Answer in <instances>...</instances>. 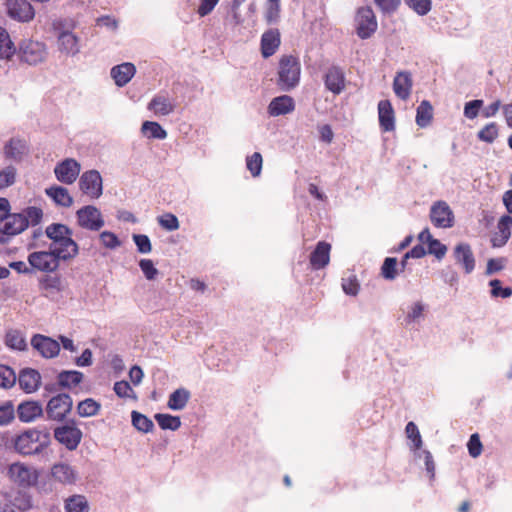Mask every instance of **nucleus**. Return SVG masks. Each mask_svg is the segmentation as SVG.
Here are the masks:
<instances>
[{"instance_id": "c03bdc74", "label": "nucleus", "mask_w": 512, "mask_h": 512, "mask_svg": "<svg viewBox=\"0 0 512 512\" xmlns=\"http://www.w3.org/2000/svg\"><path fill=\"white\" fill-rule=\"evenodd\" d=\"M498 125L495 122L486 124L478 133L477 138L485 143L492 144L498 137Z\"/></svg>"}, {"instance_id": "2f4dec72", "label": "nucleus", "mask_w": 512, "mask_h": 512, "mask_svg": "<svg viewBox=\"0 0 512 512\" xmlns=\"http://www.w3.org/2000/svg\"><path fill=\"white\" fill-rule=\"evenodd\" d=\"M5 345L12 350L26 351L28 344L24 333L18 329L7 330L4 338Z\"/></svg>"}, {"instance_id": "6ab92c4d", "label": "nucleus", "mask_w": 512, "mask_h": 512, "mask_svg": "<svg viewBox=\"0 0 512 512\" xmlns=\"http://www.w3.org/2000/svg\"><path fill=\"white\" fill-rule=\"evenodd\" d=\"M175 103L167 92L157 93L148 103V110L157 116H167L175 110Z\"/></svg>"}, {"instance_id": "58836bf2", "label": "nucleus", "mask_w": 512, "mask_h": 512, "mask_svg": "<svg viewBox=\"0 0 512 512\" xmlns=\"http://www.w3.org/2000/svg\"><path fill=\"white\" fill-rule=\"evenodd\" d=\"M101 404L93 398H86L80 401L77 406V413L81 417H92L99 413Z\"/></svg>"}, {"instance_id": "6e6d98bb", "label": "nucleus", "mask_w": 512, "mask_h": 512, "mask_svg": "<svg viewBox=\"0 0 512 512\" xmlns=\"http://www.w3.org/2000/svg\"><path fill=\"white\" fill-rule=\"evenodd\" d=\"M139 267L145 278L149 281L156 279L159 274L158 269L155 267L151 259H141L139 261Z\"/></svg>"}, {"instance_id": "37998d69", "label": "nucleus", "mask_w": 512, "mask_h": 512, "mask_svg": "<svg viewBox=\"0 0 512 512\" xmlns=\"http://www.w3.org/2000/svg\"><path fill=\"white\" fill-rule=\"evenodd\" d=\"M132 418V424L133 426L143 433H148L153 430L154 423L153 421L148 418L146 415L138 412V411H132L131 413Z\"/></svg>"}, {"instance_id": "2eb2a0df", "label": "nucleus", "mask_w": 512, "mask_h": 512, "mask_svg": "<svg viewBox=\"0 0 512 512\" xmlns=\"http://www.w3.org/2000/svg\"><path fill=\"white\" fill-rule=\"evenodd\" d=\"M430 219L436 227L449 228L453 226L454 216L446 202L438 201L431 207Z\"/></svg>"}, {"instance_id": "393cba45", "label": "nucleus", "mask_w": 512, "mask_h": 512, "mask_svg": "<svg viewBox=\"0 0 512 512\" xmlns=\"http://www.w3.org/2000/svg\"><path fill=\"white\" fill-rule=\"evenodd\" d=\"M43 408L38 401H24L18 405L17 415L21 422L29 423L42 416Z\"/></svg>"}, {"instance_id": "0eeeda50", "label": "nucleus", "mask_w": 512, "mask_h": 512, "mask_svg": "<svg viewBox=\"0 0 512 512\" xmlns=\"http://www.w3.org/2000/svg\"><path fill=\"white\" fill-rule=\"evenodd\" d=\"M82 435V431L73 420L54 429V438L69 451H73L78 447Z\"/></svg>"}, {"instance_id": "f257e3e1", "label": "nucleus", "mask_w": 512, "mask_h": 512, "mask_svg": "<svg viewBox=\"0 0 512 512\" xmlns=\"http://www.w3.org/2000/svg\"><path fill=\"white\" fill-rule=\"evenodd\" d=\"M13 448L22 456L42 455L51 444L49 429L29 428L12 438Z\"/></svg>"}, {"instance_id": "20e7f679", "label": "nucleus", "mask_w": 512, "mask_h": 512, "mask_svg": "<svg viewBox=\"0 0 512 512\" xmlns=\"http://www.w3.org/2000/svg\"><path fill=\"white\" fill-rule=\"evenodd\" d=\"M356 34L360 39L370 38L378 28L377 19L370 6H363L357 9L355 18Z\"/></svg>"}, {"instance_id": "4c0bfd02", "label": "nucleus", "mask_w": 512, "mask_h": 512, "mask_svg": "<svg viewBox=\"0 0 512 512\" xmlns=\"http://www.w3.org/2000/svg\"><path fill=\"white\" fill-rule=\"evenodd\" d=\"M16 51L9 33L5 28L0 27V58L11 59Z\"/></svg>"}, {"instance_id": "052dcab7", "label": "nucleus", "mask_w": 512, "mask_h": 512, "mask_svg": "<svg viewBox=\"0 0 512 512\" xmlns=\"http://www.w3.org/2000/svg\"><path fill=\"white\" fill-rule=\"evenodd\" d=\"M483 100L475 99L465 103L464 116L468 119H474L478 116L480 108L483 106Z\"/></svg>"}, {"instance_id": "a19ab883", "label": "nucleus", "mask_w": 512, "mask_h": 512, "mask_svg": "<svg viewBox=\"0 0 512 512\" xmlns=\"http://www.w3.org/2000/svg\"><path fill=\"white\" fill-rule=\"evenodd\" d=\"M141 130L148 138L163 140L167 137L166 130L154 121L143 122Z\"/></svg>"}, {"instance_id": "9b49d317", "label": "nucleus", "mask_w": 512, "mask_h": 512, "mask_svg": "<svg viewBox=\"0 0 512 512\" xmlns=\"http://www.w3.org/2000/svg\"><path fill=\"white\" fill-rule=\"evenodd\" d=\"M80 190L93 199H98L103 193V181L99 171H85L79 179Z\"/></svg>"}, {"instance_id": "a18cd8bd", "label": "nucleus", "mask_w": 512, "mask_h": 512, "mask_svg": "<svg viewBox=\"0 0 512 512\" xmlns=\"http://www.w3.org/2000/svg\"><path fill=\"white\" fill-rule=\"evenodd\" d=\"M490 295L492 298H509L512 296V287L502 286V282L499 279H492L489 281Z\"/></svg>"}, {"instance_id": "4be33fe9", "label": "nucleus", "mask_w": 512, "mask_h": 512, "mask_svg": "<svg viewBox=\"0 0 512 512\" xmlns=\"http://www.w3.org/2000/svg\"><path fill=\"white\" fill-rule=\"evenodd\" d=\"M379 125L382 131L391 132L395 129V114L389 100H381L378 103Z\"/></svg>"}, {"instance_id": "c85d7f7f", "label": "nucleus", "mask_w": 512, "mask_h": 512, "mask_svg": "<svg viewBox=\"0 0 512 512\" xmlns=\"http://www.w3.org/2000/svg\"><path fill=\"white\" fill-rule=\"evenodd\" d=\"M280 45V33L277 29H270L261 37V53L264 58L272 56Z\"/></svg>"}, {"instance_id": "9d476101", "label": "nucleus", "mask_w": 512, "mask_h": 512, "mask_svg": "<svg viewBox=\"0 0 512 512\" xmlns=\"http://www.w3.org/2000/svg\"><path fill=\"white\" fill-rule=\"evenodd\" d=\"M28 228V222L19 213H10L0 227V244H7L10 239L24 232Z\"/></svg>"}, {"instance_id": "8fccbe9b", "label": "nucleus", "mask_w": 512, "mask_h": 512, "mask_svg": "<svg viewBox=\"0 0 512 512\" xmlns=\"http://www.w3.org/2000/svg\"><path fill=\"white\" fill-rule=\"evenodd\" d=\"M263 159L259 152H254L246 158V167L253 177H258L262 171Z\"/></svg>"}, {"instance_id": "f704fd0d", "label": "nucleus", "mask_w": 512, "mask_h": 512, "mask_svg": "<svg viewBox=\"0 0 512 512\" xmlns=\"http://www.w3.org/2000/svg\"><path fill=\"white\" fill-rule=\"evenodd\" d=\"M83 376V373L77 370H64L58 374L57 381L62 388H72L82 382Z\"/></svg>"}, {"instance_id": "3c124183", "label": "nucleus", "mask_w": 512, "mask_h": 512, "mask_svg": "<svg viewBox=\"0 0 512 512\" xmlns=\"http://www.w3.org/2000/svg\"><path fill=\"white\" fill-rule=\"evenodd\" d=\"M341 286L344 293L350 296H356L360 290V284L354 274L342 277Z\"/></svg>"}, {"instance_id": "e433bc0d", "label": "nucleus", "mask_w": 512, "mask_h": 512, "mask_svg": "<svg viewBox=\"0 0 512 512\" xmlns=\"http://www.w3.org/2000/svg\"><path fill=\"white\" fill-rule=\"evenodd\" d=\"M433 108L429 101L423 100L416 111V124L421 127H427L433 118Z\"/></svg>"}, {"instance_id": "e2e57ef3", "label": "nucleus", "mask_w": 512, "mask_h": 512, "mask_svg": "<svg viewBox=\"0 0 512 512\" xmlns=\"http://www.w3.org/2000/svg\"><path fill=\"white\" fill-rule=\"evenodd\" d=\"M427 246L428 250L426 252L434 255L438 260H441L447 252L446 245L442 244L438 239L430 241Z\"/></svg>"}, {"instance_id": "a211bd4d", "label": "nucleus", "mask_w": 512, "mask_h": 512, "mask_svg": "<svg viewBox=\"0 0 512 512\" xmlns=\"http://www.w3.org/2000/svg\"><path fill=\"white\" fill-rule=\"evenodd\" d=\"M453 256L456 263L463 268L465 274H471L474 271L476 261L469 244H457L453 250Z\"/></svg>"}, {"instance_id": "c9c22d12", "label": "nucleus", "mask_w": 512, "mask_h": 512, "mask_svg": "<svg viewBox=\"0 0 512 512\" xmlns=\"http://www.w3.org/2000/svg\"><path fill=\"white\" fill-rule=\"evenodd\" d=\"M426 309L427 305H425L422 301H416L412 303L404 317V322L406 325L419 323L422 319H424V312Z\"/></svg>"}, {"instance_id": "774afa93", "label": "nucleus", "mask_w": 512, "mask_h": 512, "mask_svg": "<svg viewBox=\"0 0 512 512\" xmlns=\"http://www.w3.org/2000/svg\"><path fill=\"white\" fill-rule=\"evenodd\" d=\"M505 258H491L487 262L485 274L487 276H491L499 271H501L505 267Z\"/></svg>"}, {"instance_id": "de8ad7c7", "label": "nucleus", "mask_w": 512, "mask_h": 512, "mask_svg": "<svg viewBox=\"0 0 512 512\" xmlns=\"http://www.w3.org/2000/svg\"><path fill=\"white\" fill-rule=\"evenodd\" d=\"M17 376L15 371L7 366L0 365V387L4 389H9L13 387L16 383Z\"/></svg>"}, {"instance_id": "412c9836", "label": "nucleus", "mask_w": 512, "mask_h": 512, "mask_svg": "<svg viewBox=\"0 0 512 512\" xmlns=\"http://www.w3.org/2000/svg\"><path fill=\"white\" fill-rule=\"evenodd\" d=\"M295 109V101L289 95H281L273 98L268 105V114L272 117L287 115Z\"/></svg>"}, {"instance_id": "680f3d73", "label": "nucleus", "mask_w": 512, "mask_h": 512, "mask_svg": "<svg viewBox=\"0 0 512 512\" xmlns=\"http://www.w3.org/2000/svg\"><path fill=\"white\" fill-rule=\"evenodd\" d=\"M40 287L45 290H56L60 291L61 289V280L58 276H49L46 275L42 277L39 281Z\"/></svg>"}, {"instance_id": "7ed1b4c3", "label": "nucleus", "mask_w": 512, "mask_h": 512, "mask_svg": "<svg viewBox=\"0 0 512 512\" xmlns=\"http://www.w3.org/2000/svg\"><path fill=\"white\" fill-rule=\"evenodd\" d=\"M277 86L280 90L288 92L298 86L300 82L301 65L297 57L283 55L278 64Z\"/></svg>"}, {"instance_id": "864d4df0", "label": "nucleus", "mask_w": 512, "mask_h": 512, "mask_svg": "<svg viewBox=\"0 0 512 512\" xmlns=\"http://www.w3.org/2000/svg\"><path fill=\"white\" fill-rule=\"evenodd\" d=\"M405 3L421 16L427 15L432 8L431 0H405Z\"/></svg>"}, {"instance_id": "ea45409f", "label": "nucleus", "mask_w": 512, "mask_h": 512, "mask_svg": "<svg viewBox=\"0 0 512 512\" xmlns=\"http://www.w3.org/2000/svg\"><path fill=\"white\" fill-rule=\"evenodd\" d=\"M155 420L163 430L176 431L181 426V419L179 416L171 414L157 413L155 414Z\"/></svg>"}, {"instance_id": "4d7b16f0", "label": "nucleus", "mask_w": 512, "mask_h": 512, "mask_svg": "<svg viewBox=\"0 0 512 512\" xmlns=\"http://www.w3.org/2000/svg\"><path fill=\"white\" fill-rule=\"evenodd\" d=\"M113 390L120 398H134L135 394L129 382L125 380L117 381L114 383Z\"/></svg>"}, {"instance_id": "5fc2aeb1", "label": "nucleus", "mask_w": 512, "mask_h": 512, "mask_svg": "<svg viewBox=\"0 0 512 512\" xmlns=\"http://www.w3.org/2000/svg\"><path fill=\"white\" fill-rule=\"evenodd\" d=\"M133 242L137 247V251L141 254H148L152 251L150 238L145 234H133Z\"/></svg>"}, {"instance_id": "39448f33", "label": "nucleus", "mask_w": 512, "mask_h": 512, "mask_svg": "<svg viewBox=\"0 0 512 512\" xmlns=\"http://www.w3.org/2000/svg\"><path fill=\"white\" fill-rule=\"evenodd\" d=\"M27 260L33 271L37 270L44 273L57 271L62 261L51 249L32 252L28 255Z\"/></svg>"}, {"instance_id": "dca6fc26", "label": "nucleus", "mask_w": 512, "mask_h": 512, "mask_svg": "<svg viewBox=\"0 0 512 512\" xmlns=\"http://www.w3.org/2000/svg\"><path fill=\"white\" fill-rule=\"evenodd\" d=\"M28 152L29 147L27 142L18 137L9 139L3 147V155L5 159L15 163H21Z\"/></svg>"}, {"instance_id": "69168bd1", "label": "nucleus", "mask_w": 512, "mask_h": 512, "mask_svg": "<svg viewBox=\"0 0 512 512\" xmlns=\"http://www.w3.org/2000/svg\"><path fill=\"white\" fill-rule=\"evenodd\" d=\"M158 222L161 227L168 231H174L179 228V221L178 218L171 213H167L164 216L160 217L158 219Z\"/></svg>"}, {"instance_id": "473e14b6", "label": "nucleus", "mask_w": 512, "mask_h": 512, "mask_svg": "<svg viewBox=\"0 0 512 512\" xmlns=\"http://www.w3.org/2000/svg\"><path fill=\"white\" fill-rule=\"evenodd\" d=\"M45 192L58 206L70 207L73 204V198L65 187L51 186Z\"/></svg>"}, {"instance_id": "338daca9", "label": "nucleus", "mask_w": 512, "mask_h": 512, "mask_svg": "<svg viewBox=\"0 0 512 512\" xmlns=\"http://www.w3.org/2000/svg\"><path fill=\"white\" fill-rule=\"evenodd\" d=\"M467 447L470 456H472L473 458H476L481 454L482 443L477 433H474L470 436L469 441L467 443Z\"/></svg>"}, {"instance_id": "bb28decb", "label": "nucleus", "mask_w": 512, "mask_h": 512, "mask_svg": "<svg viewBox=\"0 0 512 512\" xmlns=\"http://www.w3.org/2000/svg\"><path fill=\"white\" fill-rule=\"evenodd\" d=\"M136 73L134 64L125 62L112 67L110 74L118 87H123L130 82Z\"/></svg>"}, {"instance_id": "09e8293b", "label": "nucleus", "mask_w": 512, "mask_h": 512, "mask_svg": "<svg viewBox=\"0 0 512 512\" xmlns=\"http://www.w3.org/2000/svg\"><path fill=\"white\" fill-rule=\"evenodd\" d=\"M17 169L8 165L0 170V190L12 186L16 181Z\"/></svg>"}, {"instance_id": "49530a36", "label": "nucleus", "mask_w": 512, "mask_h": 512, "mask_svg": "<svg viewBox=\"0 0 512 512\" xmlns=\"http://www.w3.org/2000/svg\"><path fill=\"white\" fill-rule=\"evenodd\" d=\"M19 214L26 219L28 226H36L40 224L43 219V210L36 206H28Z\"/></svg>"}, {"instance_id": "7c9ffc66", "label": "nucleus", "mask_w": 512, "mask_h": 512, "mask_svg": "<svg viewBox=\"0 0 512 512\" xmlns=\"http://www.w3.org/2000/svg\"><path fill=\"white\" fill-rule=\"evenodd\" d=\"M51 475L56 481L63 484H72L76 479L74 469L66 463H57L53 465Z\"/></svg>"}, {"instance_id": "0e129e2a", "label": "nucleus", "mask_w": 512, "mask_h": 512, "mask_svg": "<svg viewBox=\"0 0 512 512\" xmlns=\"http://www.w3.org/2000/svg\"><path fill=\"white\" fill-rule=\"evenodd\" d=\"M374 2L383 14H392L398 9L401 0H374Z\"/></svg>"}, {"instance_id": "c756f323", "label": "nucleus", "mask_w": 512, "mask_h": 512, "mask_svg": "<svg viewBox=\"0 0 512 512\" xmlns=\"http://www.w3.org/2000/svg\"><path fill=\"white\" fill-rule=\"evenodd\" d=\"M59 50L67 55L74 56L79 53V39L72 32L63 31L58 35Z\"/></svg>"}, {"instance_id": "6e6552de", "label": "nucleus", "mask_w": 512, "mask_h": 512, "mask_svg": "<svg viewBox=\"0 0 512 512\" xmlns=\"http://www.w3.org/2000/svg\"><path fill=\"white\" fill-rule=\"evenodd\" d=\"M78 225L86 230L99 231L105 224L100 210L93 205H86L77 210Z\"/></svg>"}, {"instance_id": "aec40b11", "label": "nucleus", "mask_w": 512, "mask_h": 512, "mask_svg": "<svg viewBox=\"0 0 512 512\" xmlns=\"http://www.w3.org/2000/svg\"><path fill=\"white\" fill-rule=\"evenodd\" d=\"M324 84L327 90L338 95L345 88V74L338 66L328 68L324 76Z\"/></svg>"}, {"instance_id": "f3484780", "label": "nucleus", "mask_w": 512, "mask_h": 512, "mask_svg": "<svg viewBox=\"0 0 512 512\" xmlns=\"http://www.w3.org/2000/svg\"><path fill=\"white\" fill-rule=\"evenodd\" d=\"M9 477L22 487H29L36 483L37 475L30 468L21 463H13L8 469Z\"/></svg>"}, {"instance_id": "603ef678", "label": "nucleus", "mask_w": 512, "mask_h": 512, "mask_svg": "<svg viewBox=\"0 0 512 512\" xmlns=\"http://www.w3.org/2000/svg\"><path fill=\"white\" fill-rule=\"evenodd\" d=\"M381 275L386 280H394L397 276V259L395 257L385 258L382 267Z\"/></svg>"}, {"instance_id": "1a4fd4ad", "label": "nucleus", "mask_w": 512, "mask_h": 512, "mask_svg": "<svg viewBox=\"0 0 512 512\" xmlns=\"http://www.w3.org/2000/svg\"><path fill=\"white\" fill-rule=\"evenodd\" d=\"M73 401L69 394L60 393L52 397L46 407L48 419L62 421L72 409Z\"/></svg>"}, {"instance_id": "13d9d810", "label": "nucleus", "mask_w": 512, "mask_h": 512, "mask_svg": "<svg viewBox=\"0 0 512 512\" xmlns=\"http://www.w3.org/2000/svg\"><path fill=\"white\" fill-rule=\"evenodd\" d=\"M100 241L108 249H116L121 245L118 236L110 231H103L99 235Z\"/></svg>"}, {"instance_id": "bf43d9fd", "label": "nucleus", "mask_w": 512, "mask_h": 512, "mask_svg": "<svg viewBox=\"0 0 512 512\" xmlns=\"http://www.w3.org/2000/svg\"><path fill=\"white\" fill-rule=\"evenodd\" d=\"M407 437L414 443L415 449H420L422 446V438L417 425L414 422H408L405 428Z\"/></svg>"}, {"instance_id": "4468645a", "label": "nucleus", "mask_w": 512, "mask_h": 512, "mask_svg": "<svg viewBox=\"0 0 512 512\" xmlns=\"http://www.w3.org/2000/svg\"><path fill=\"white\" fill-rule=\"evenodd\" d=\"M7 14L19 22H29L35 16V11L27 0H7Z\"/></svg>"}, {"instance_id": "79ce46f5", "label": "nucleus", "mask_w": 512, "mask_h": 512, "mask_svg": "<svg viewBox=\"0 0 512 512\" xmlns=\"http://www.w3.org/2000/svg\"><path fill=\"white\" fill-rule=\"evenodd\" d=\"M66 512H89L88 501L83 495H73L65 502Z\"/></svg>"}, {"instance_id": "5701e85b", "label": "nucleus", "mask_w": 512, "mask_h": 512, "mask_svg": "<svg viewBox=\"0 0 512 512\" xmlns=\"http://www.w3.org/2000/svg\"><path fill=\"white\" fill-rule=\"evenodd\" d=\"M412 76L410 72L400 71L393 80V91L401 100H407L411 94Z\"/></svg>"}, {"instance_id": "f8f14e48", "label": "nucleus", "mask_w": 512, "mask_h": 512, "mask_svg": "<svg viewBox=\"0 0 512 512\" xmlns=\"http://www.w3.org/2000/svg\"><path fill=\"white\" fill-rule=\"evenodd\" d=\"M81 166L73 158H67L56 164L54 174L56 179L64 184H72L78 178Z\"/></svg>"}, {"instance_id": "f03ea898", "label": "nucleus", "mask_w": 512, "mask_h": 512, "mask_svg": "<svg viewBox=\"0 0 512 512\" xmlns=\"http://www.w3.org/2000/svg\"><path fill=\"white\" fill-rule=\"evenodd\" d=\"M45 235L51 240L49 249L54 251L62 261H70L79 254V246L73 240V232L67 225L52 223L46 227Z\"/></svg>"}, {"instance_id": "ddd939ff", "label": "nucleus", "mask_w": 512, "mask_h": 512, "mask_svg": "<svg viewBox=\"0 0 512 512\" xmlns=\"http://www.w3.org/2000/svg\"><path fill=\"white\" fill-rule=\"evenodd\" d=\"M31 346L46 359L54 358L60 352V343L57 340L42 334H34L32 336Z\"/></svg>"}, {"instance_id": "423d86ee", "label": "nucleus", "mask_w": 512, "mask_h": 512, "mask_svg": "<svg viewBox=\"0 0 512 512\" xmlns=\"http://www.w3.org/2000/svg\"><path fill=\"white\" fill-rule=\"evenodd\" d=\"M18 53L20 60L29 65H37L47 56L45 44L31 39L21 41Z\"/></svg>"}, {"instance_id": "cd10ccee", "label": "nucleus", "mask_w": 512, "mask_h": 512, "mask_svg": "<svg viewBox=\"0 0 512 512\" xmlns=\"http://www.w3.org/2000/svg\"><path fill=\"white\" fill-rule=\"evenodd\" d=\"M40 381V373L32 368L23 369L18 376L19 386L27 393H32L37 390L40 385Z\"/></svg>"}, {"instance_id": "b1692460", "label": "nucleus", "mask_w": 512, "mask_h": 512, "mask_svg": "<svg viewBox=\"0 0 512 512\" xmlns=\"http://www.w3.org/2000/svg\"><path fill=\"white\" fill-rule=\"evenodd\" d=\"M331 245L325 241L317 243L310 254V264L314 270H320L328 265L330 261Z\"/></svg>"}, {"instance_id": "72a5a7b5", "label": "nucleus", "mask_w": 512, "mask_h": 512, "mask_svg": "<svg viewBox=\"0 0 512 512\" xmlns=\"http://www.w3.org/2000/svg\"><path fill=\"white\" fill-rule=\"evenodd\" d=\"M191 397L190 392L186 388H178L169 395L167 406L174 411L183 410Z\"/></svg>"}, {"instance_id": "a878e982", "label": "nucleus", "mask_w": 512, "mask_h": 512, "mask_svg": "<svg viewBox=\"0 0 512 512\" xmlns=\"http://www.w3.org/2000/svg\"><path fill=\"white\" fill-rule=\"evenodd\" d=\"M512 225V216L510 215H503L497 225L498 232H496L491 237V244L493 247H502L504 246L510 236H511V230L510 227Z\"/></svg>"}]
</instances>
